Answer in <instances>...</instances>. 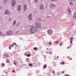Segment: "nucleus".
<instances>
[{"label": "nucleus", "mask_w": 76, "mask_h": 76, "mask_svg": "<svg viewBox=\"0 0 76 76\" xmlns=\"http://www.w3.org/2000/svg\"><path fill=\"white\" fill-rule=\"evenodd\" d=\"M37 30L38 28H37V27L35 26H33L31 28L30 32L31 33H34V32H35L36 31H37Z\"/></svg>", "instance_id": "f257e3e1"}, {"label": "nucleus", "mask_w": 76, "mask_h": 76, "mask_svg": "<svg viewBox=\"0 0 76 76\" xmlns=\"http://www.w3.org/2000/svg\"><path fill=\"white\" fill-rule=\"evenodd\" d=\"M50 7L51 9H54L55 7H56V5L54 3H52L50 4Z\"/></svg>", "instance_id": "f03ea898"}, {"label": "nucleus", "mask_w": 76, "mask_h": 76, "mask_svg": "<svg viewBox=\"0 0 76 76\" xmlns=\"http://www.w3.org/2000/svg\"><path fill=\"white\" fill-rule=\"evenodd\" d=\"M28 19L29 20H32V14L31 13L29 14L28 16Z\"/></svg>", "instance_id": "7ed1b4c3"}, {"label": "nucleus", "mask_w": 76, "mask_h": 76, "mask_svg": "<svg viewBox=\"0 0 76 76\" xmlns=\"http://www.w3.org/2000/svg\"><path fill=\"white\" fill-rule=\"evenodd\" d=\"M16 5V1L15 0H12V6L13 7H15Z\"/></svg>", "instance_id": "20e7f679"}, {"label": "nucleus", "mask_w": 76, "mask_h": 76, "mask_svg": "<svg viewBox=\"0 0 76 76\" xmlns=\"http://www.w3.org/2000/svg\"><path fill=\"white\" fill-rule=\"evenodd\" d=\"M4 13L5 15H9V13H10V12L8 10H5Z\"/></svg>", "instance_id": "39448f33"}, {"label": "nucleus", "mask_w": 76, "mask_h": 76, "mask_svg": "<svg viewBox=\"0 0 76 76\" xmlns=\"http://www.w3.org/2000/svg\"><path fill=\"white\" fill-rule=\"evenodd\" d=\"M7 35H11L13 34V32L12 31H9L6 32Z\"/></svg>", "instance_id": "423d86ee"}, {"label": "nucleus", "mask_w": 76, "mask_h": 76, "mask_svg": "<svg viewBox=\"0 0 76 76\" xmlns=\"http://www.w3.org/2000/svg\"><path fill=\"white\" fill-rule=\"evenodd\" d=\"M18 12H20V10H21V5H19L17 8Z\"/></svg>", "instance_id": "0eeeda50"}, {"label": "nucleus", "mask_w": 76, "mask_h": 76, "mask_svg": "<svg viewBox=\"0 0 76 76\" xmlns=\"http://www.w3.org/2000/svg\"><path fill=\"white\" fill-rule=\"evenodd\" d=\"M40 9L41 10H43L44 9V6L43 4H41L40 6Z\"/></svg>", "instance_id": "6e6552de"}, {"label": "nucleus", "mask_w": 76, "mask_h": 76, "mask_svg": "<svg viewBox=\"0 0 76 76\" xmlns=\"http://www.w3.org/2000/svg\"><path fill=\"white\" fill-rule=\"evenodd\" d=\"M27 9V5L25 4L24 5V11H26Z\"/></svg>", "instance_id": "1a4fd4ad"}, {"label": "nucleus", "mask_w": 76, "mask_h": 76, "mask_svg": "<svg viewBox=\"0 0 76 76\" xmlns=\"http://www.w3.org/2000/svg\"><path fill=\"white\" fill-rule=\"evenodd\" d=\"M36 25L37 26V27H39V28H41V24H40L39 23H36Z\"/></svg>", "instance_id": "9d476101"}, {"label": "nucleus", "mask_w": 76, "mask_h": 76, "mask_svg": "<svg viewBox=\"0 0 76 76\" xmlns=\"http://www.w3.org/2000/svg\"><path fill=\"white\" fill-rule=\"evenodd\" d=\"M20 23L19 22H18L16 24V26H17V27H18V26H19L20 25Z\"/></svg>", "instance_id": "9b49d317"}, {"label": "nucleus", "mask_w": 76, "mask_h": 76, "mask_svg": "<svg viewBox=\"0 0 76 76\" xmlns=\"http://www.w3.org/2000/svg\"><path fill=\"white\" fill-rule=\"evenodd\" d=\"M73 18L76 19V13H75L74 15Z\"/></svg>", "instance_id": "f8f14e48"}, {"label": "nucleus", "mask_w": 76, "mask_h": 76, "mask_svg": "<svg viewBox=\"0 0 76 76\" xmlns=\"http://www.w3.org/2000/svg\"><path fill=\"white\" fill-rule=\"evenodd\" d=\"M70 42L71 44H72V41H73V37H72L71 38V39H70Z\"/></svg>", "instance_id": "ddd939ff"}, {"label": "nucleus", "mask_w": 76, "mask_h": 76, "mask_svg": "<svg viewBox=\"0 0 76 76\" xmlns=\"http://www.w3.org/2000/svg\"><path fill=\"white\" fill-rule=\"evenodd\" d=\"M4 56L5 57H7L8 58L9 57V55L7 54H5Z\"/></svg>", "instance_id": "4468645a"}, {"label": "nucleus", "mask_w": 76, "mask_h": 76, "mask_svg": "<svg viewBox=\"0 0 76 76\" xmlns=\"http://www.w3.org/2000/svg\"><path fill=\"white\" fill-rule=\"evenodd\" d=\"M69 3H70V5H72L73 4V2H71L70 1V0L69 1Z\"/></svg>", "instance_id": "2eb2a0df"}, {"label": "nucleus", "mask_w": 76, "mask_h": 76, "mask_svg": "<svg viewBox=\"0 0 76 76\" xmlns=\"http://www.w3.org/2000/svg\"><path fill=\"white\" fill-rule=\"evenodd\" d=\"M67 10L68 12H69V14H70V13H71V11L70 10V9H68Z\"/></svg>", "instance_id": "dca6fc26"}, {"label": "nucleus", "mask_w": 76, "mask_h": 76, "mask_svg": "<svg viewBox=\"0 0 76 76\" xmlns=\"http://www.w3.org/2000/svg\"><path fill=\"white\" fill-rule=\"evenodd\" d=\"M4 3H7L8 1V0H4Z\"/></svg>", "instance_id": "f3484780"}, {"label": "nucleus", "mask_w": 76, "mask_h": 76, "mask_svg": "<svg viewBox=\"0 0 76 76\" xmlns=\"http://www.w3.org/2000/svg\"><path fill=\"white\" fill-rule=\"evenodd\" d=\"M16 21L15 20H14V22H13V26H14V25H15V24H16Z\"/></svg>", "instance_id": "a211bd4d"}, {"label": "nucleus", "mask_w": 76, "mask_h": 76, "mask_svg": "<svg viewBox=\"0 0 76 76\" xmlns=\"http://www.w3.org/2000/svg\"><path fill=\"white\" fill-rule=\"evenodd\" d=\"M51 32H52V30H50L48 31V34H51Z\"/></svg>", "instance_id": "6ab92c4d"}, {"label": "nucleus", "mask_w": 76, "mask_h": 76, "mask_svg": "<svg viewBox=\"0 0 76 76\" xmlns=\"http://www.w3.org/2000/svg\"><path fill=\"white\" fill-rule=\"evenodd\" d=\"M1 36H5V34H4V33H3L2 32V34H1V35H0Z\"/></svg>", "instance_id": "aec40b11"}, {"label": "nucleus", "mask_w": 76, "mask_h": 76, "mask_svg": "<svg viewBox=\"0 0 76 76\" xmlns=\"http://www.w3.org/2000/svg\"><path fill=\"white\" fill-rule=\"evenodd\" d=\"M34 2L35 3H38V0H34Z\"/></svg>", "instance_id": "412c9836"}, {"label": "nucleus", "mask_w": 76, "mask_h": 76, "mask_svg": "<svg viewBox=\"0 0 76 76\" xmlns=\"http://www.w3.org/2000/svg\"><path fill=\"white\" fill-rule=\"evenodd\" d=\"M37 49H38V48H37L35 47L34 48V50H37Z\"/></svg>", "instance_id": "4be33fe9"}, {"label": "nucleus", "mask_w": 76, "mask_h": 76, "mask_svg": "<svg viewBox=\"0 0 76 76\" xmlns=\"http://www.w3.org/2000/svg\"><path fill=\"white\" fill-rule=\"evenodd\" d=\"M58 41H57V42H55V44H58Z\"/></svg>", "instance_id": "5701e85b"}, {"label": "nucleus", "mask_w": 76, "mask_h": 76, "mask_svg": "<svg viewBox=\"0 0 76 76\" xmlns=\"http://www.w3.org/2000/svg\"><path fill=\"white\" fill-rule=\"evenodd\" d=\"M11 20H12V18H9V21H11Z\"/></svg>", "instance_id": "b1692460"}, {"label": "nucleus", "mask_w": 76, "mask_h": 76, "mask_svg": "<svg viewBox=\"0 0 76 76\" xmlns=\"http://www.w3.org/2000/svg\"><path fill=\"white\" fill-rule=\"evenodd\" d=\"M27 53H26L25 54H24V55H25V56H27V54H27Z\"/></svg>", "instance_id": "393cba45"}, {"label": "nucleus", "mask_w": 76, "mask_h": 76, "mask_svg": "<svg viewBox=\"0 0 76 76\" xmlns=\"http://www.w3.org/2000/svg\"><path fill=\"white\" fill-rule=\"evenodd\" d=\"M29 66H32V64H31V63H30L29 64Z\"/></svg>", "instance_id": "a878e982"}, {"label": "nucleus", "mask_w": 76, "mask_h": 76, "mask_svg": "<svg viewBox=\"0 0 76 76\" xmlns=\"http://www.w3.org/2000/svg\"><path fill=\"white\" fill-rule=\"evenodd\" d=\"M57 0H52V1H56Z\"/></svg>", "instance_id": "bb28decb"}, {"label": "nucleus", "mask_w": 76, "mask_h": 76, "mask_svg": "<svg viewBox=\"0 0 76 76\" xmlns=\"http://www.w3.org/2000/svg\"><path fill=\"white\" fill-rule=\"evenodd\" d=\"M51 18V17L50 16H48L46 18L48 19V18Z\"/></svg>", "instance_id": "cd10ccee"}, {"label": "nucleus", "mask_w": 76, "mask_h": 76, "mask_svg": "<svg viewBox=\"0 0 76 76\" xmlns=\"http://www.w3.org/2000/svg\"><path fill=\"white\" fill-rule=\"evenodd\" d=\"M47 67V66L45 65L44 66V68H45L46 67Z\"/></svg>", "instance_id": "c85d7f7f"}, {"label": "nucleus", "mask_w": 76, "mask_h": 76, "mask_svg": "<svg viewBox=\"0 0 76 76\" xmlns=\"http://www.w3.org/2000/svg\"><path fill=\"white\" fill-rule=\"evenodd\" d=\"M2 65L3 67H4V63H2Z\"/></svg>", "instance_id": "c756f323"}, {"label": "nucleus", "mask_w": 76, "mask_h": 76, "mask_svg": "<svg viewBox=\"0 0 76 76\" xmlns=\"http://www.w3.org/2000/svg\"><path fill=\"white\" fill-rule=\"evenodd\" d=\"M9 61H7V63H9Z\"/></svg>", "instance_id": "7c9ffc66"}, {"label": "nucleus", "mask_w": 76, "mask_h": 76, "mask_svg": "<svg viewBox=\"0 0 76 76\" xmlns=\"http://www.w3.org/2000/svg\"><path fill=\"white\" fill-rule=\"evenodd\" d=\"M2 32L0 31V35H1V34H2Z\"/></svg>", "instance_id": "2f4dec72"}, {"label": "nucleus", "mask_w": 76, "mask_h": 76, "mask_svg": "<svg viewBox=\"0 0 76 76\" xmlns=\"http://www.w3.org/2000/svg\"><path fill=\"white\" fill-rule=\"evenodd\" d=\"M27 57H28V56H29V54H27Z\"/></svg>", "instance_id": "473e14b6"}, {"label": "nucleus", "mask_w": 76, "mask_h": 76, "mask_svg": "<svg viewBox=\"0 0 76 76\" xmlns=\"http://www.w3.org/2000/svg\"><path fill=\"white\" fill-rule=\"evenodd\" d=\"M64 71H62V74H63V73H64Z\"/></svg>", "instance_id": "72a5a7b5"}, {"label": "nucleus", "mask_w": 76, "mask_h": 76, "mask_svg": "<svg viewBox=\"0 0 76 76\" xmlns=\"http://www.w3.org/2000/svg\"><path fill=\"white\" fill-rule=\"evenodd\" d=\"M31 56V54H29V56H28V57H30V56Z\"/></svg>", "instance_id": "f704fd0d"}, {"label": "nucleus", "mask_w": 76, "mask_h": 76, "mask_svg": "<svg viewBox=\"0 0 76 76\" xmlns=\"http://www.w3.org/2000/svg\"><path fill=\"white\" fill-rule=\"evenodd\" d=\"M72 0V1H75V0Z\"/></svg>", "instance_id": "c9c22d12"}, {"label": "nucleus", "mask_w": 76, "mask_h": 76, "mask_svg": "<svg viewBox=\"0 0 76 76\" xmlns=\"http://www.w3.org/2000/svg\"><path fill=\"white\" fill-rule=\"evenodd\" d=\"M62 64H64V63L63 62H62Z\"/></svg>", "instance_id": "e433bc0d"}, {"label": "nucleus", "mask_w": 76, "mask_h": 76, "mask_svg": "<svg viewBox=\"0 0 76 76\" xmlns=\"http://www.w3.org/2000/svg\"><path fill=\"white\" fill-rule=\"evenodd\" d=\"M14 64L15 65H16V63H15V62H14Z\"/></svg>", "instance_id": "4c0bfd02"}, {"label": "nucleus", "mask_w": 76, "mask_h": 76, "mask_svg": "<svg viewBox=\"0 0 76 76\" xmlns=\"http://www.w3.org/2000/svg\"><path fill=\"white\" fill-rule=\"evenodd\" d=\"M12 72H15V71L14 70H13L12 71Z\"/></svg>", "instance_id": "58836bf2"}, {"label": "nucleus", "mask_w": 76, "mask_h": 76, "mask_svg": "<svg viewBox=\"0 0 76 76\" xmlns=\"http://www.w3.org/2000/svg\"><path fill=\"white\" fill-rule=\"evenodd\" d=\"M18 31H16V33H18Z\"/></svg>", "instance_id": "ea45409f"}, {"label": "nucleus", "mask_w": 76, "mask_h": 76, "mask_svg": "<svg viewBox=\"0 0 76 76\" xmlns=\"http://www.w3.org/2000/svg\"><path fill=\"white\" fill-rule=\"evenodd\" d=\"M49 44H51V42H50Z\"/></svg>", "instance_id": "a19ab883"}, {"label": "nucleus", "mask_w": 76, "mask_h": 76, "mask_svg": "<svg viewBox=\"0 0 76 76\" xmlns=\"http://www.w3.org/2000/svg\"><path fill=\"white\" fill-rule=\"evenodd\" d=\"M14 45H15V44H16V43H14Z\"/></svg>", "instance_id": "79ce46f5"}, {"label": "nucleus", "mask_w": 76, "mask_h": 76, "mask_svg": "<svg viewBox=\"0 0 76 76\" xmlns=\"http://www.w3.org/2000/svg\"><path fill=\"white\" fill-rule=\"evenodd\" d=\"M52 73H54V71L53 72H52Z\"/></svg>", "instance_id": "37998d69"}, {"label": "nucleus", "mask_w": 76, "mask_h": 76, "mask_svg": "<svg viewBox=\"0 0 76 76\" xmlns=\"http://www.w3.org/2000/svg\"><path fill=\"white\" fill-rule=\"evenodd\" d=\"M50 54H51V52H50Z\"/></svg>", "instance_id": "c03bdc74"}, {"label": "nucleus", "mask_w": 76, "mask_h": 76, "mask_svg": "<svg viewBox=\"0 0 76 76\" xmlns=\"http://www.w3.org/2000/svg\"><path fill=\"white\" fill-rule=\"evenodd\" d=\"M60 46H61V44H60Z\"/></svg>", "instance_id": "a18cd8bd"}, {"label": "nucleus", "mask_w": 76, "mask_h": 76, "mask_svg": "<svg viewBox=\"0 0 76 76\" xmlns=\"http://www.w3.org/2000/svg\"><path fill=\"white\" fill-rule=\"evenodd\" d=\"M52 34H50V35H52Z\"/></svg>", "instance_id": "49530a36"}, {"label": "nucleus", "mask_w": 76, "mask_h": 76, "mask_svg": "<svg viewBox=\"0 0 76 76\" xmlns=\"http://www.w3.org/2000/svg\"><path fill=\"white\" fill-rule=\"evenodd\" d=\"M68 9H70V8H69V7H68Z\"/></svg>", "instance_id": "de8ad7c7"}, {"label": "nucleus", "mask_w": 76, "mask_h": 76, "mask_svg": "<svg viewBox=\"0 0 76 76\" xmlns=\"http://www.w3.org/2000/svg\"><path fill=\"white\" fill-rule=\"evenodd\" d=\"M6 74L7 75V72H6Z\"/></svg>", "instance_id": "09e8293b"}, {"label": "nucleus", "mask_w": 76, "mask_h": 76, "mask_svg": "<svg viewBox=\"0 0 76 76\" xmlns=\"http://www.w3.org/2000/svg\"><path fill=\"white\" fill-rule=\"evenodd\" d=\"M9 49H11V48H9Z\"/></svg>", "instance_id": "8fccbe9b"}, {"label": "nucleus", "mask_w": 76, "mask_h": 76, "mask_svg": "<svg viewBox=\"0 0 76 76\" xmlns=\"http://www.w3.org/2000/svg\"><path fill=\"white\" fill-rule=\"evenodd\" d=\"M46 53H48V52H46Z\"/></svg>", "instance_id": "3c124183"}, {"label": "nucleus", "mask_w": 76, "mask_h": 76, "mask_svg": "<svg viewBox=\"0 0 76 76\" xmlns=\"http://www.w3.org/2000/svg\"><path fill=\"white\" fill-rule=\"evenodd\" d=\"M7 60H9V59H7Z\"/></svg>", "instance_id": "603ef678"}, {"label": "nucleus", "mask_w": 76, "mask_h": 76, "mask_svg": "<svg viewBox=\"0 0 76 76\" xmlns=\"http://www.w3.org/2000/svg\"><path fill=\"white\" fill-rule=\"evenodd\" d=\"M57 58H59V56H58V57H57Z\"/></svg>", "instance_id": "864d4df0"}, {"label": "nucleus", "mask_w": 76, "mask_h": 76, "mask_svg": "<svg viewBox=\"0 0 76 76\" xmlns=\"http://www.w3.org/2000/svg\"><path fill=\"white\" fill-rule=\"evenodd\" d=\"M12 46H13V44L12 45Z\"/></svg>", "instance_id": "5fc2aeb1"}, {"label": "nucleus", "mask_w": 76, "mask_h": 76, "mask_svg": "<svg viewBox=\"0 0 76 76\" xmlns=\"http://www.w3.org/2000/svg\"><path fill=\"white\" fill-rule=\"evenodd\" d=\"M47 50H48V48H47Z\"/></svg>", "instance_id": "6e6d98bb"}, {"label": "nucleus", "mask_w": 76, "mask_h": 76, "mask_svg": "<svg viewBox=\"0 0 76 76\" xmlns=\"http://www.w3.org/2000/svg\"><path fill=\"white\" fill-rule=\"evenodd\" d=\"M68 49L69 48V47H68Z\"/></svg>", "instance_id": "4d7b16f0"}, {"label": "nucleus", "mask_w": 76, "mask_h": 76, "mask_svg": "<svg viewBox=\"0 0 76 76\" xmlns=\"http://www.w3.org/2000/svg\"><path fill=\"white\" fill-rule=\"evenodd\" d=\"M68 58H70V57H68Z\"/></svg>", "instance_id": "13d9d810"}, {"label": "nucleus", "mask_w": 76, "mask_h": 76, "mask_svg": "<svg viewBox=\"0 0 76 76\" xmlns=\"http://www.w3.org/2000/svg\"><path fill=\"white\" fill-rule=\"evenodd\" d=\"M27 60H29V58H27Z\"/></svg>", "instance_id": "bf43d9fd"}, {"label": "nucleus", "mask_w": 76, "mask_h": 76, "mask_svg": "<svg viewBox=\"0 0 76 76\" xmlns=\"http://www.w3.org/2000/svg\"><path fill=\"white\" fill-rule=\"evenodd\" d=\"M16 45V46H17V44H15Z\"/></svg>", "instance_id": "052dcab7"}, {"label": "nucleus", "mask_w": 76, "mask_h": 76, "mask_svg": "<svg viewBox=\"0 0 76 76\" xmlns=\"http://www.w3.org/2000/svg\"><path fill=\"white\" fill-rule=\"evenodd\" d=\"M48 53H50V51H48Z\"/></svg>", "instance_id": "680f3d73"}, {"label": "nucleus", "mask_w": 76, "mask_h": 76, "mask_svg": "<svg viewBox=\"0 0 76 76\" xmlns=\"http://www.w3.org/2000/svg\"><path fill=\"white\" fill-rule=\"evenodd\" d=\"M61 64H62V63H61Z\"/></svg>", "instance_id": "e2e57ef3"}, {"label": "nucleus", "mask_w": 76, "mask_h": 76, "mask_svg": "<svg viewBox=\"0 0 76 76\" xmlns=\"http://www.w3.org/2000/svg\"><path fill=\"white\" fill-rule=\"evenodd\" d=\"M10 45L9 47H10Z\"/></svg>", "instance_id": "0e129e2a"}, {"label": "nucleus", "mask_w": 76, "mask_h": 76, "mask_svg": "<svg viewBox=\"0 0 76 76\" xmlns=\"http://www.w3.org/2000/svg\"><path fill=\"white\" fill-rule=\"evenodd\" d=\"M36 12H37V11H36Z\"/></svg>", "instance_id": "69168bd1"}, {"label": "nucleus", "mask_w": 76, "mask_h": 76, "mask_svg": "<svg viewBox=\"0 0 76 76\" xmlns=\"http://www.w3.org/2000/svg\"><path fill=\"white\" fill-rule=\"evenodd\" d=\"M61 44H62V43H61Z\"/></svg>", "instance_id": "338daca9"}, {"label": "nucleus", "mask_w": 76, "mask_h": 76, "mask_svg": "<svg viewBox=\"0 0 76 76\" xmlns=\"http://www.w3.org/2000/svg\"><path fill=\"white\" fill-rule=\"evenodd\" d=\"M55 74V73H54V75Z\"/></svg>", "instance_id": "774afa93"}]
</instances>
